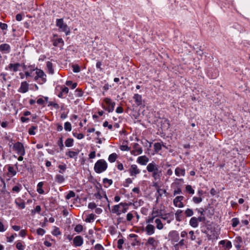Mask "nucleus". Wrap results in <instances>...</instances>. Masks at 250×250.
I'll use <instances>...</instances> for the list:
<instances>
[{
	"label": "nucleus",
	"instance_id": "obj_15",
	"mask_svg": "<svg viewBox=\"0 0 250 250\" xmlns=\"http://www.w3.org/2000/svg\"><path fill=\"white\" fill-rule=\"evenodd\" d=\"M243 243V239L241 236H238L235 238L233 241L234 245L236 248L237 250L240 249L241 247V244Z\"/></svg>",
	"mask_w": 250,
	"mask_h": 250
},
{
	"label": "nucleus",
	"instance_id": "obj_18",
	"mask_svg": "<svg viewBox=\"0 0 250 250\" xmlns=\"http://www.w3.org/2000/svg\"><path fill=\"white\" fill-rule=\"evenodd\" d=\"M157 167H158V165L156 164L154 162H152L147 165L146 169L148 172H151L155 170H157Z\"/></svg>",
	"mask_w": 250,
	"mask_h": 250
},
{
	"label": "nucleus",
	"instance_id": "obj_44",
	"mask_svg": "<svg viewBox=\"0 0 250 250\" xmlns=\"http://www.w3.org/2000/svg\"><path fill=\"white\" fill-rule=\"evenodd\" d=\"M97 188V192L94 193V196L97 199L101 200L102 198V196L100 193V189L96 187Z\"/></svg>",
	"mask_w": 250,
	"mask_h": 250
},
{
	"label": "nucleus",
	"instance_id": "obj_4",
	"mask_svg": "<svg viewBox=\"0 0 250 250\" xmlns=\"http://www.w3.org/2000/svg\"><path fill=\"white\" fill-rule=\"evenodd\" d=\"M104 104H102V107L108 112H112L115 107V103L110 99L105 98L104 100Z\"/></svg>",
	"mask_w": 250,
	"mask_h": 250
},
{
	"label": "nucleus",
	"instance_id": "obj_21",
	"mask_svg": "<svg viewBox=\"0 0 250 250\" xmlns=\"http://www.w3.org/2000/svg\"><path fill=\"white\" fill-rule=\"evenodd\" d=\"M175 174L177 176H184L186 174L185 169L179 167H177L175 169Z\"/></svg>",
	"mask_w": 250,
	"mask_h": 250
},
{
	"label": "nucleus",
	"instance_id": "obj_42",
	"mask_svg": "<svg viewBox=\"0 0 250 250\" xmlns=\"http://www.w3.org/2000/svg\"><path fill=\"white\" fill-rule=\"evenodd\" d=\"M37 129V126H34V125L31 126L28 130V133L30 135H35L36 132L35 131V130Z\"/></svg>",
	"mask_w": 250,
	"mask_h": 250
},
{
	"label": "nucleus",
	"instance_id": "obj_22",
	"mask_svg": "<svg viewBox=\"0 0 250 250\" xmlns=\"http://www.w3.org/2000/svg\"><path fill=\"white\" fill-rule=\"evenodd\" d=\"M79 151L76 152L73 151L69 150L68 152H66V155L68 156L70 158H73L76 160L78 158V155L79 154Z\"/></svg>",
	"mask_w": 250,
	"mask_h": 250
},
{
	"label": "nucleus",
	"instance_id": "obj_45",
	"mask_svg": "<svg viewBox=\"0 0 250 250\" xmlns=\"http://www.w3.org/2000/svg\"><path fill=\"white\" fill-rule=\"evenodd\" d=\"M16 248L19 250H24L25 248V246L22 244V242L19 241L16 244Z\"/></svg>",
	"mask_w": 250,
	"mask_h": 250
},
{
	"label": "nucleus",
	"instance_id": "obj_49",
	"mask_svg": "<svg viewBox=\"0 0 250 250\" xmlns=\"http://www.w3.org/2000/svg\"><path fill=\"white\" fill-rule=\"evenodd\" d=\"M64 128L66 131H70L72 129L71 124L68 122L65 123L64 125Z\"/></svg>",
	"mask_w": 250,
	"mask_h": 250
},
{
	"label": "nucleus",
	"instance_id": "obj_3",
	"mask_svg": "<svg viewBox=\"0 0 250 250\" xmlns=\"http://www.w3.org/2000/svg\"><path fill=\"white\" fill-rule=\"evenodd\" d=\"M56 26L61 31L65 33L66 35L70 33V29L68 25L63 22V19H57L56 20Z\"/></svg>",
	"mask_w": 250,
	"mask_h": 250
},
{
	"label": "nucleus",
	"instance_id": "obj_38",
	"mask_svg": "<svg viewBox=\"0 0 250 250\" xmlns=\"http://www.w3.org/2000/svg\"><path fill=\"white\" fill-rule=\"evenodd\" d=\"M46 67L48 69V72L50 74H53L54 73V69L53 68V63L48 61L46 62Z\"/></svg>",
	"mask_w": 250,
	"mask_h": 250
},
{
	"label": "nucleus",
	"instance_id": "obj_53",
	"mask_svg": "<svg viewBox=\"0 0 250 250\" xmlns=\"http://www.w3.org/2000/svg\"><path fill=\"white\" fill-rule=\"evenodd\" d=\"M60 90H61V94H62V93H65L67 94L69 91V88L68 87L65 86L64 85L60 87Z\"/></svg>",
	"mask_w": 250,
	"mask_h": 250
},
{
	"label": "nucleus",
	"instance_id": "obj_23",
	"mask_svg": "<svg viewBox=\"0 0 250 250\" xmlns=\"http://www.w3.org/2000/svg\"><path fill=\"white\" fill-rule=\"evenodd\" d=\"M183 210L178 209L175 213L176 220L178 222H181L183 220Z\"/></svg>",
	"mask_w": 250,
	"mask_h": 250
},
{
	"label": "nucleus",
	"instance_id": "obj_20",
	"mask_svg": "<svg viewBox=\"0 0 250 250\" xmlns=\"http://www.w3.org/2000/svg\"><path fill=\"white\" fill-rule=\"evenodd\" d=\"M189 225L193 228H196L198 227V222L197 219V217H192L189 221Z\"/></svg>",
	"mask_w": 250,
	"mask_h": 250
},
{
	"label": "nucleus",
	"instance_id": "obj_56",
	"mask_svg": "<svg viewBox=\"0 0 250 250\" xmlns=\"http://www.w3.org/2000/svg\"><path fill=\"white\" fill-rule=\"evenodd\" d=\"M193 202L195 204H199L202 201V198L200 197H193L192 198Z\"/></svg>",
	"mask_w": 250,
	"mask_h": 250
},
{
	"label": "nucleus",
	"instance_id": "obj_26",
	"mask_svg": "<svg viewBox=\"0 0 250 250\" xmlns=\"http://www.w3.org/2000/svg\"><path fill=\"white\" fill-rule=\"evenodd\" d=\"M133 99L138 106L142 104V99L141 95H134Z\"/></svg>",
	"mask_w": 250,
	"mask_h": 250
},
{
	"label": "nucleus",
	"instance_id": "obj_46",
	"mask_svg": "<svg viewBox=\"0 0 250 250\" xmlns=\"http://www.w3.org/2000/svg\"><path fill=\"white\" fill-rule=\"evenodd\" d=\"M162 173H152V176L155 181H160L162 176Z\"/></svg>",
	"mask_w": 250,
	"mask_h": 250
},
{
	"label": "nucleus",
	"instance_id": "obj_63",
	"mask_svg": "<svg viewBox=\"0 0 250 250\" xmlns=\"http://www.w3.org/2000/svg\"><path fill=\"white\" fill-rule=\"evenodd\" d=\"M53 235L55 236H58L61 234V232L58 228L56 227L53 231L52 232Z\"/></svg>",
	"mask_w": 250,
	"mask_h": 250
},
{
	"label": "nucleus",
	"instance_id": "obj_36",
	"mask_svg": "<svg viewBox=\"0 0 250 250\" xmlns=\"http://www.w3.org/2000/svg\"><path fill=\"white\" fill-rule=\"evenodd\" d=\"M154 149L156 153H158L162 149V145L161 143H155L154 144Z\"/></svg>",
	"mask_w": 250,
	"mask_h": 250
},
{
	"label": "nucleus",
	"instance_id": "obj_40",
	"mask_svg": "<svg viewBox=\"0 0 250 250\" xmlns=\"http://www.w3.org/2000/svg\"><path fill=\"white\" fill-rule=\"evenodd\" d=\"M94 219L95 215L93 213H91L87 216L85 221L87 223H91L94 221Z\"/></svg>",
	"mask_w": 250,
	"mask_h": 250
},
{
	"label": "nucleus",
	"instance_id": "obj_43",
	"mask_svg": "<svg viewBox=\"0 0 250 250\" xmlns=\"http://www.w3.org/2000/svg\"><path fill=\"white\" fill-rule=\"evenodd\" d=\"M75 196H76L75 193L72 190H70V191H69V192L67 194V195L65 196V199L66 200H69L70 198H71L72 197H75Z\"/></svg>",
	"mask_w": 250,
	"mask_h": 250
},
{
	"label": "nucleus",
	"instance_id": "obj_9",
	"mask_svg": "<svg viewBox=\"0 0 250 250\" xmlns=\"http://www.w3.org/2000/svg\"><path fill=\"white\" fill-rule=\"evenodd\" d=\"M184 197L183 196H178L176 197L173 200L174 205L179 208H183L184 205L182 203V201L184 200Z\"/></svg>",
	"mask_w": 250,
	"mask_h": 250
},
{
	"label": "nucleus",
	"instance_id": "obj_31",
	"mask_svg": "<svg viewBox=\"0 0 250 250\" xmlns=\"http://www.w3.org/2000/svg\"><path fill=\"white\" fill-rule=\"evenodd\" d=\"M133 147L135 151L137 152V154H141L143 153V149L138 143H134Z\"/></svg>",
	"mask_w": 250,
	"mask_h": 250
},
{
	"label": "nucleus",
	"instance_id": "obj_47",
	"mask_svg": "<svg viewBox=\"0 0 250 250\" xmlns=\"http://www.w3.org/2000/svg\"><path fill=\"white\" fill-rule=\"evenodd\" d=\"M60 44H63V41L62 38H58L55 40L53 42V45L55 46H58Z\"/></svg>",
	"mask_w": 250,
	"mask_h": 250
},
{
	"label": "nucleus",
	"instance_id": "obj_59",
	"mask_svg": "<svg viewBox=\"0 0 250 250\" xmlns=\"http://www.w3.org/2000/svg\"><path fill=\"white\" fill-rule=\"evenodd\" d=\"M120 149L122 151H129L130 149V148L128 147L127 145H121L120 146Z\"/></svg>",
	"mask_w": 250,
	"mask_h": 250
},
{
	"label": "nucleus",
	"instance_id": "obj_17",
	"mask_svg": "<svg viewBox=\"0 0 250 250\" xmlns=\"http://www.w3.org/2000/svg\"><path fill=\"white\" fill-rule=\"evenodd\" d=\"M145 231L147 235H151L155 232L154 226L151 224H148L145 228Z\"/></svg>",
	"mask_w": 250,
	"mask_h": 250
},
{
	"label": "nucleus",
	"instance_id": "obj_61",
	"mask_svg": "<svg viewBox=\"0 0 250 250\" xmlns=\"http://www.w3.org/2000/svg\"><path fill=\"white\" fill-rule=\"evenodd\" d=\"M178 243L176 244L174 247H175V249H176V248L177 247H179V246H180V247H182L183 246H184L185 245V240L182 239H181L180 241H178Z\"/></svg>",
	"mask_w": 250,
	"mask_h": 250
},
{
	"label": "nucleus",
	"instance_id": "obj_32",
	"mask_svg": "<svg viewBox=\"0 0 250 250\" xmlns=\"http://www.w3.org/2000/svg\"><path fill=\"white\" fill-rule=\"evenodd\" d=\"M65 180L63 176L60 174H57L55 176V181L59 184L63 183Z\"/></svg>",
	"mask_w": 250,
	"mask_h": 250
},
{
	"label": "nucleus",
	"instance_id": "obj_58",
	"mask_svg": "<svg viewBox=\"0 0 250 250\" xmlns=\"http://www.w3.org/2000/svg\"><path fill=\"white\" fill-rule=\"evenodd\" d=\"M186 189L189 194H193L194 193V190L192 188L190 185H188L186 187Z\"/></svg>",
	"mask_w": 250,
	"mask_h": 250
},
{
	"label": "nucleus",
	"instance_id": "obj_52",
	"mask_svg": "<svg viewBox=\"0 0 250 250\" xmlns=\"http://www.w3.org/2000/svg\"><path fill=\"white\" fill-rule=\"evenodd\" d=\"M124 243V240L123 239H119L117 242V248L119 250H122L123 249V244Z\"/></svg>",
	"mask_w": 250,
	"mask_h": 250
},
{
	"label": "nucleus",
	"instance_id": "obj_6",
	"mask_svg": "<svg viewBox=\"0 0 250 250\" xmlns=\"http://www.w3.org/2000/svg\"><path fill=\"white\" fill-rule=\"evenodd\" d=\"M168 236L169 240L173 243L178 242L180 239L179 234L177 230H173L170 231L168 233Z\"/></svg>",
	"mask_w": 250,
	"mask_h": 250
},
{
	"label": "nucleus",
	"instance_id": "obj_12",
	"mask_svg": "<svg viewBox=\"0 0 250 250\" xmlns=\"http://www.w3.org/2000/svg\"><path fill=\"white\" fill-rule=\"evenodd\" d=\"M0 51L4 54H8L11 52V47L9 44L3 43L0 45Z\"/></svg>",
	"mask_w": 250,
	"mask_h": 250
},
{
	"label": "nucleus",
	"instance_id": "obj_7",
	"mask_svg": "<svg viewBox=\"0 0 250 250\" xmlns=\"http://www.w3.org/2000/svg\"><path fill=\"white\" fill-rule=\"evenodd\" d=\"M158 244V240H156L154 237H150L147 239L145 245L146 246H151L152 247L151 250H155L157 248Z\"/></svg>",
	"mask_w": 250,
	"mask_h": 250
},
{
	"label": "nucleus",
	"instance_id": "obj_13",
	"mask_svg": "<svg viewBox=\"0 0 250 250\" xmlns=\"http://www.w3.org/2000/svg\"><path fill=\"white\" fill-rule=\"evenodd\" d=\"M15 203L20 209H24L25 208L24 201L20 197L17 198L15 200Z\"/></svg>",
	"mask_w": 250,
	"mask_h": 250
},
{
	"label": "nucleus",
	"instance_id": "obj_62",
	"mask_svg": "<svg viewBox=\"0 0 250 250\" xmlns=\"http://www.w3.org/2000/svg\"><path fill=\"white\" fill-rule=\"evenodd\" d=\"M189 234L190 235V239L192 241H194L196 239V236L194 235V232L193 230H190L188 232Z\"/></svg>",
	"mask_w": 250,
	"mask_h": 250
},
{
	"label": "nucleus",
	"instance_id": "obj_10",
	"mask_svg": "<svg viewBox=\"0 0 250 250\" xmlns=\"http://www.w3.org/2000/svg\"><path fill=\"white\" fill-rule=\"evenodd\" d=\"M128 172L131 176H135L140 173V170L138 168L136 165L133 164L131 165L130 168L128 169Z\"/></svg>",
	"mask_w": 250,
	"mask_h": 250
},
{
	"label": "nucleus",
	"instance_id": "obj_57",
	"mask_svg": "<svg viewBox=\"0 0 250 250\" xmlns=\"http://www.w3.org/2000/svg\"><path fill=\"white\" fill-rule=\"evenodd\" d=\"M45 232L46 231L42 228H40L37 229V233L39 235L42 236L45 233Z\"/></svg>",
	"mask_w": 250,
	"mask_h": 250
},
{
	"label": "nucleus",
	"instance_id": "obj_25",
	"mask_svg": "<svg viewBox=\"0 0 250 250\" xmlns=\"http://www.w3.org/2000/svg\"><path fill=\"white\" fill-rule=\"evenodd\" d=\"M44 101L48 103V106H52L53 107H54L55 109H58L60 108L59 105L56 103H54L53 102H48L49 98L48 97H44Z\"/></svg>",
	"mask_w": 250,
	"mask_h": 250
},
{
	"label": "nucleus",
	"instance_id": "obj_55",
	"mask_svg": "<svg viewBox=\"0 0 250 250\" xmlns=\"http://www.w3.org/2000/svg\"><path fill=\"white\" fill-rule=\"evenodd\" d=\"M73 135L74 137H76L78 139H82L83 138L84 135L82 133H77L76 132H73Z\"/></svg>",
	"mask_w": 250,
	"mask_h": 250
},
{
	"label": "nucleus",
	"instance_id": "obj_54",
	"mask_svg": "<svg viewBox=\"0 0 250 250\" xmlns=\"http://www.w3.org/2000/svg\"><path fill=\"white\" fill-rule=\"evenodd\" d=\"M132 183V180L130 178H128L125 179V182L124 183L123 186L127 188L129 187V185L131 184Z\"/></svg>",
	"mask_w": 250,
	"mask_h": 250
},
{
	"label": "nucleus",
	"instance_id": "obj_14",
	"mask_svg": "<svg viewBox=\"0 0 250 250\" xmlns=\"http://www.w3.org/2000/svg\"><path fill=\"white\" fill-rule=\"evenodd\" d=\"M83 243V240L81 236L78 235L73 239V244L75 247L81 246Z\"/></svg>",
	"mask_w": 250,
	"mask_h": 250
},
{
	"label": "nucleus",
	"instance_id": "obj_33",
	"mask_svg": "<svg viewBox=\"0 0 250 250\" xmlns=\"http://www.w3.org/2000/svg\"><path fill=\"white\" fill-rule=\"evenodd\" d=\"M103 182L104 185V187L108 188L109 186L112 184L113 181L111 179L105 178L103 179Z\"/></svg>",
	"mask_w": 250,
	"mask_h": 250
},
{
	"label": "nucleus",
	"instance_id": "obj_11",
	"mask_svg": "<svg viewBox=\"0 0 250 250\" xmlns=\"http://www.w3.org/2000/svg\"><path fill=\"white\" fill-rule=\"evenodd\" d=\"M21 64L19 63H10L7 66L5 67L7 70L13 71V72H17L19 70Z\"/></svg>",
	"mask_w": 250,
	"mask_h": 250
},
{
	"label": "nucleus",
	"instance_id": "obj_64",
	"mask_svg": "<svg viewBox=\"0 0 250 250\" xmlns=\"http://www.w3.org/2000/svg\"><path fill=\"white\" fill-rule=\"evenodd\" d=\"M95 250H104V247L99 244H96L94 247Z\"/></svg>",
	"mask_w": 250,
	"mask_h": 250
},
{
	"label": "nucleus",
	"instance_id": "obj_35",
	"mask_svg": "<svg viewBox=\"0 0 250 250\" xmlns=\"http://www.w3.org/2000/svg\"><path fill=\"white\" fill-rule=\"evenodd\" d=\"M64 143L66 147H71L74 145V140L72 138H68L66 140Z\"/></svg>",
	"mask_w": 250,
	"mask_h": 250
},
{
	"label": "nucleus",
	"instance_id": "obj_28",
	"mask_svg": "<svg viewBox=\"0 0 250 250\" xmlns=\"http://www.w3.org/2000/svg\"><path fill=\"white\" fill-rule=\"evenodd\" d=\"M43 186V182H40L37 185V191L40 194H43L44 193V191L42 189Z\"/></svg>",
	"mask_w": 250,
	"mask_h": 250
},
{
	"label": "nucleus",
	"instance_id": "obj_39",
	"mask_svg": "<svg viewBox=\"0 0 250 250\" xmlns=\"http://www.w3.org/2000/svg\"><path fill=\"white\" fill-rule=\"evenodd\" d=\"M155 222L156 224V227L157 229L160 230L163 229L164 226L160 219H156Z\"/></svg>",
	"mask_w": 250,
	"mask_h": 250
},
{
	"label": "nucleus",
	"instance_id": "obj_2",
	"mask_svg": "<svg viewBox=\"0 0 250 250\" xmlns=\"http://www.w3.org/2000/svg\"><path fill=\"white\" fill-rule=\"evenodd\" d=\"M107 166V163L104 159H100L95 163L94 169L96 173L99 174L105 171Z\"/></svg>",
	"mask_w": 250,
	"mask_h": 250
},
{
	"label": "nucleus",
	"instance_id": "obj_34",
	"mask_svg": "<svg viewBox=\"0 0 250 250\" xmlns=\"http://www.w3.org/2000/svg\"><path fill=\"white\" fill-rule=\"evenodd\" d=\"M65 84L71 89H75L77 86V83H73L71 81H66Z\"/></svg>",
	"mask_w": 250,
	"mask_h": 250
},
{
	"label": "nucleus",
	"instance_id": "obj_24",
	"mask_svg": "<svg viewBox=\"0 0 250 250\" xmlns=\"http://www.w3.org/2000/svg\"><path fill=\"white\" fill-rule=\"evenodd\" d=\"M120 204L118 205H114L111 210V212L112 213H115L117 215H120L122 213L121 210L120 209Z\"/></svg>",
	"mask_w": 250,
	"mask_h": 250
},
{
	"label": "nucleus",
	"instance_id": "obj_27",
	"mask_svg": "<svg viewBox=\"0 0 250 250\" xmlns=\"http://www.w3.org/2000/svg\"><path fill=\"white\" fill-rule=\"evenodd\" d=\"M22 188V185L20 183H17L16 186L13 187L12 190L13 192L18 193Z\"/></svg>",
	"mask_w": 250,
	"mask_h": 250
},
{
	"label": "nucleus",
	"instance_id": "obj_50",
	"mask_svg": "<svg viewBox=\"0 0 250 250\" xmlns=\"http://www.w3.org/2000/svg\"><path fill=\"white\" fill-rule=\"evenodd\" d=\"M83 226L81 224H78L74 228V230L77 233H80L83 231Z\"/></svg>",
	"mask_w": 250,
	"mask_h": 250
},
{
	"label": "nucleus",
	"instance_id": "obj_1",
	"mask_svg": "<svg viewBox=\"0 0 250 250\" xmlns=\"http://www.w3.org/2000/svg\"><path fill=\"white\" fill-rule=\"evenodd\" d=\"M25 76L26 78L28 77L34 78L35 81L40 79L39 83L41 84L44 83L46 81V75L44 72L37 67L35 68L33 66H29L28 70L25 72Z\"/></svg>",
	"mask_w": 250,
	"mask_h": 250
},
{
	"label": "nucleus",
	"instance_id": "obj_37",
	"mask_svg": "<svg viewBox=\"0 0 250 250\" xmlns=\"http://www.w3.org/2000/svg\"><path fill=\"white\" fill-rule=\"evenodd\" d=\"M184 213L187 217H190L193 215L194 212L192 209L188 208L185 210Z\"/></svg>",
	"mask_w": 250,
	"mask_h": 250
},
{
	"label": "nucleus",
	"instance_id": "obj_19",
	"mask_svg": "<svg viewBox=\"0 0 250 250\" xmlns=\"http://www.w3.org/2000/svg\"><path fill=\"white\" fill-rule=\"evenodd\" d=\"M28 90V84L26 82H22L21 85L19 89V92L21 93H25Z\"/></svg>",
	"mask_w": 250,
	"mask_h": 250
},
{
	"label": "nucleus",
	"instance_id": "obj_5",
	"mask_svg": "<svg viewBox=\"0 0 250 250\" xmlns=\"http://www.w3.org/2000/svg\"><path fill=\"white\" fill-rule=\"evenodd\" d=\"M14 150L16 151L17 153L19 155H24L25 154V150L23 146V145L20 142H17V143L13 144V146Z\"/></svg>",
	"mask_w": 250,
	"mask_h": 250
},
{
	"label": "nucleus",
	"instance_id": "obj_16",
	"mask_svg": "<svg viewBox=\"0 0 250 250\" xmlns=\"http://www.w3.org/2000/svg\"><path fill=\"white\" fill-rule=\"evenodd\" d=\"M148 158L145 155L138 157L137 162L141 165H146L148 162Z\"/></svg>",
	"mask_w": 250,
	"mask_h": 250
},
{
	"label": "nucleus",
	"instance_id": "obj_29",
	"mask_svg": "<svg viewBox=\"0 0 250 250\" xmlns=\"http://www.w3.org/2000/svg\"><path fill=\"white\" fill-rule=\"evenodd\" d=\"M117 157V154L116 153H113L109 155L108 157V161L110 163H114L116 161Z\"/></svg>",
	"mask_w": 250,
	"mask_h": 250
},
{
	"label": "nucleus",
	"instance_id": "obj_51",
	"mask_svg": "<svg viewBox=\"0 0 250 250\" xmlns=\"http://www.w3.org/2000/svg\"><path fill=\"white\" fill-rule=\"evenodd\" d=\"M58 167L60 169V170H59V172L60 173L63 174L66 169V166L65 164L63 165H60L58 166Z\"/></svg>",
	"mask_w": 250,
	"mask_h": 250
},
{
	"label": "nucleus",
	"instance_id": "obj_48",
	"mask_svg": "<svg viewBox=\"0 0 250 250\" xmlns=\"http://www.w3.org/2000/svg\"><path fill=\"white\" fill-rule=\"evenodd\" d=\"M57 145L60 147V150H62L64 147L63 143V138L62 137H61L59 138L57 142Z\"/></svg>",
	"mask_w": 250,
	"mask_h": 250
},
{
	"label": "nucleus",
	"instance_id": "obj_30",
	"mask_svg": "<svg viewBox=\"0 0 250 250\" xmlns=\"http://www.w3.org/2000/svg\"><path fill=\"white\" fill-rule=\"evenodd\" d=\"M129 204H128L126 202H121L120 203V206H122L123 207V209L122 210H121L122 211V213H125L126 212H127V210H128V207L129 206Z\"/></svg>",
	"mask_w": 250,
	"mask_h": 250
},
{
	"label": "nucleus",
	"instance_id": "obj_41",
	"mask_svg": "<svg viewBox=\"0 0 250 250\" xmlns=\"http://www.w3.org/2000/svg\"><path fill=\"white\" fill-rule=\"evenodd\" d=\"M231 226L233 228H235L239 224V220L238 218H233L231 220Z\"/></svg>",
	"mask_w": 250,
	"mask_h": 250
},
{
	"label": "nucleus",
	"instance_id": "obj_60",
	"mask_svg": "<svg viewBox=\"0 0 250 250\" xmlns=\"http://www.w3.org/2000/svg\"><path fill=\"white\" fill-rule=\"evenodd\" d=\"M196 210L197 211L198 214H199L200 216H205V209L203 208H197Z\"/></svg>",
	"mask_w": 250,
	"mask_h": 250
},
{
	"label": "nucleus",
	"instance_id": "obj_8",
	"mask_svg": "<svg viewBox=\"0 0 250 250\" xmlns=\"http://www.w3.org/2000/svg\"><path fill=\"white\" fill-rule=\"evenodd\" d=\"M7 167L8 172L6 174L7 176L9 177L7 180H9L10 179L15 176L17 174V171L14 168V167L10 165H7L4 167V168Z\"/></svg>",
	"mask_w": 250,
	"mask_h": 250
}]
</instances>
